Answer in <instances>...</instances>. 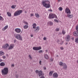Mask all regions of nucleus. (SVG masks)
Listing matches in <instances>:
<instances>
[{"mask_svg": "<svg viewBox=\"0 0 78 78\" xmlns=\"http://www.w3.org/2000/svg\"><path fill=\"white\" fill-rule=\"evenodd\" d=\"M35 16L36 17H37V18H39V17H40V16L39 15V14L37 13H35Z\"/></svg>", "mask_w": 78, "mask_h": 78, "instance_id": "obj_21", "label": "nucleus"}, {"mask_svg": "<svg viewBox=\"0 0 78 78\" xmlns=\"http://www.w3.org/2000/svg\"><path fill=\"white\" fill-rule=\"evenodd\" d=\"M53 71H50L49 73V75L50 76H52V75H53Z\"/></svg>", "mask_w": 78, "mask_h": 78, "instance_id": "obj_19", "label": "nucleus"}, {"mask_svg": "<svg viewBox=\"0 0 78 78\" xmlns=\"http://www.w3.org/2000/svg\"><path fill=\"white\" fill-rule=\"evenodd\" d=\"M58 56H58V55H57L56 56V57H58Z\"/></svg>", "mask_w": 78, "mask_h": 78, "instance_id": "obj_58", "label": "nucleus"}, {"mask_svg": "<svg viewBox=\"0 0 78 78\" xmlns=\"http://www.w3.org/2000/svg\"><path fill=\"white\" fill-rule=\"evenodd\" d=\"M62 34L63 35H64V34H66V31H65L64 30H62Z\"/></svg>", "mask_w": 78, "mask_h": 78, "instance_id": "obj_29", "label": "nucleus"}, {"mask_svg": "<svg viewBox=\"0 0 78 78\" xmlns=\"http://www.w3.org/2000/svg\"><path fill=\"white\" fill-rule=\"evenodd\" d=\"M2 58H3V59H5V58H6V56H2Z\"/></svg>", "mask_w": 78, "mask_h": 78, "instance_id": "obj_44", "label": "nucleus"}, {"mask_svg": "<svg viewBox=\"0 0 78 78\" xmlns=\"http://www.w3.org/2000/svg\"><path fill=\"white\" fill-rule=\"evenodd\" d=\"M54 21L55 22H56L57 23H58V22H59V21H58V20L56 19L54 20Z\"/></svg>", "mask_w": 78, "mask_h": 78, "instance_id": "obj_34", "label": "nucleus"}, {"mask_svg": "<svg viewBox=\"0 0 78 78\" xmlns=\"http://www.w3.org/2000/svg\"><path fill=\"white\" fill-rule=\"evenodd\" d=\"M57 42L58 44H60V45H62L64 43V41H62L61 39V41H59V40H58ZM61 42H62V43H61Z\"/></svg>", "mask_w": 78, "mask_h": 78, "instance_id": "obj_11", "label": "nucleus"}, {"mask_svg": "<svg viewBox=\"0 0 78 78\" xmlns=\"http://www.w3.org/2000/svg\"><path fill=\"white\" fill-rule=\"evenodd\" d=\"M14 44H11L8 48V50H11V49H12L13 48H14Z\"/></svg>", "mask_w": 78, "mask_h": 78, "instance_id": "obj_14", "label": "nucleus"}, {"mask_svg": "<svg viewBox=\"0 0 78 78\" xmlns=\"http://www.w3.org/2000/svg\"><path fill=\"white\" fill-rule=\"evenodd\" d=\"M12 67H14V65L12 64Z\"/></svg>", "mask_w": 78, "mask_h": 78, "instance_id": "obj_55", "label": "nucleus"}, {"mask_svg": "<svg viewBox=\"0 0 78 78\" xmlns=\"http://www.w3.org/2000/svg\"><path fill=\"white\" fill-rule=\"evenodd\" d=\"M50 60L51 61H53V58H51Z\"/></svg>", "mask_w": 78, "mask_h": 78, "instance_id": "obj_48", "label": "nucleus"}, {"mask_svg": "<svg viewBox=\"0 0 78 78\" xmlns=\"http://www.w3.org/2000/svg\"><path fill=\"white\" fill-rule=\"evenodd\" d=\"M58 2H59V1H58Z\"/></svg>", "mask_w": 78, "mask_h": 78, "instance_id": "obj_61", "label": "nucleus"}, {"mask_svg": "<svg viewBox=\"0 0 78 78\" xmlns=\"http://www.w3.org/2000/svg\"><path fill=\"white\" fill-rule=\"evenodd\" d=\"M2 75H7L8 73V68H5L2 70Z\"/></svg>", "mask_w": 78, "mask_h": 78, "instance_id": "obj_2", "label": "nucleus"}, {"mask_svg": "<svg viewBox=\"0 0 78 78\" xmlns=\"http://www.w3.org/2000/svg\"><path fill=\"white\" fill-rule=\"evenodd\" d=\"M65 12L67 13V14H71L70 12V10L69 9V8L67 7L65 9Z\"/></svg>", "mask_w": 78, "mask_h": 78, "instance_id": "obj_7", "label": "nucleus"}, {"mask_svg": "<svg viewBox=\"0 0 78 78\" xmlns=\"http://www.w3.org/2000/svg\"><path fill=\"white\" fill-rule=\"evenodd\" d=\"M8 25H7V26H5L4 27V28H5V29H7V28H8Z\"/></svg>", "mask_w": 78, "mask_h": 78, "instance_id": "obj_37", "label": "nucleus"}, {"mask_svg": "<svg viewBox=\"0 0 78 78\" xmlns=\"http://www.w3.org/2000/svg\"><path fill=\"white\" fill-rule=\"evenodd\" d=\"M4 55V52L2 51H0V56H2Z\"/></svg>", "mask_w": 78, "mask_h": 78, "instance_id": "obj_22", "label": "nucleus"}, {"mask_svg": "<svg viewBox=\"0 0 78 78\" xmlns=\"http://www.w3.org/2000/svg\"><path fill=\"white\" fill-rule=\"evenodd\" d=\"M40 78H45V77H44V76H41V77H40Z\"/></svg>", "mask_w": 78, "mask_h": 78, "instance_id": "obj_46", "label": "nucleus"}, {"mask_svg": "<svg viewBox=\"0 0 78 78\" xmlns=\"http://www.w3.org/2000/svg\"><path fill=\"white\" fill-rule=\"evenodd\" d=\"M48 18L49 19H54V18L58 19V17L55 14L51 13L49 15Z\"/></svg>", "mask_w": 78, "mask_h": 78, "instance_id": "obj_3", "label": "nucleus"}, {"mask_svg": "<svg viewBox=\"0 0 78 78\" xmlns=\"http://www.w3.org/2000/svg\"><path fill=\"white\" fill-rule=\"evenodd\" d=\"M9 47V45L8 44H5L2 47L3 48H5V49H7V48L8 47Z\"/></svg>", "mask_w": 78, "mask_h": 78, "instance_id": "obj_8", "label": "nucleus"}, {"mask_svg": "<svg viewBox=\"0 0 78 78\" xmlns=\"http://www.w3.org/2000/svg\"><path fill=\"white\" fill-rule=\"evenodd\" d=\"M7 14L8 15V16L9 17H11V13L7 12Z\"/></svg>", "mask_w": 78, "mask_h": 78, "instance_id": "obj_25", "label": "nucleus"}, {"mask_svg": "<svg viewBox=\"0 0 78 78\" xmlns=\"http://www.w3.org/2000/svg\"><path fill=\"white\" fill-rule=\"evenodd\" d=\"M44 56L45 59H48V56L47 54H45Z\"/></svg>", "mask_w": 78, "mask_h": 78, "instance_id": "obj_20", "label": "nucleus"}, {"mask_svg": "<svg viewBox=\"0 0 78 78\" xmlns=\"http://www.w3.org/2000/svg\"><path fill=\"white\" fill-rule=\"evenodd\" d=\"M59 65L61 66H63V65H64V63L61 62H59Z\"/></svg>", "mask_w": 78, "mask_h": 78, "instance_id": "obj_24", "label": "nucleus"}, {"mask_svg": "<svg viewBox=\"0 0 78 78\" xmlns=\"http://www.w3.org/2000/svg\"><path fill=\"white\" fill-rule=\"evenodd\" d=\"M38 76H42L43 75V73H42V71L41 70L40 71H39V72L38 73Z\"/></svg>", "mask_w": 78, "mask_h": 78, "instance_id": "obj_16", "label": "nucleus"}, {"mask_svg": "<svg viewBox=\"0 0 78 78\" xmlns=\"http://www.w3.org/2000/svg\"><path fill=\"white\" fill-rule=\"evenodd\" d=\"M23 28L25 29H27V28H28V26L27 25H25V26H24Z\"/></svg>", "mask_w": 78, "mask_h": 78, "instance_id": "obj_28", "label": "nucleus"}, {"mask_svg": "<svg viewBox=\"0 0 78 78\" xmlns=\"http://www.w3.org/2000/svg\"><path fill=\"white\" fill-rule=\"evenodd\" d=\"M19 76V75H16V78H18V77Z\"/></svg>", "mask_w": 78, "mask_h": 78, "instance_id": "obj_47", "label": "nucleus"}, {"mask_svg": "<svg viewBox=\"0 0 78 78\" xmlns=\"http://www.w3.org/2000/svg\"><path fill=\"white\" fill-rule=\"evenodd\" d=\"M24 23H25V24H26L27 25L28 24V23L26 22H24Z\"/></svg>", "mask_w": 78, "mask_h": 78, "instance_id": "obj_43", "label": "nucleus"}, {"mask_svg": "<svg viewBox=\"0 0 78 78\" xmlns=\"http://www.w3.org/2000/svg\"><path fill=\"white\" fill-rule=\"evenodd\" d=\"M67 16L68 17H69V18H70V19H71V18H72V17H73V15L72 14L70 15L68 14L67 15Z\"/></svg>", "mask_w": 78, "mask_h": 78, "instance_id": "obj_18", "label": "nucleus"}, {"mask_svg": "<svg viewBox=\"0 0 78 78\" xmlns=\"http://www.w3.org/2000/svg\"><path fill=\"white\" fill-rule=\"evenodd\" d=\"M2 61V60L0 58V62H1Z\"/></svg>", "mask_w": 78, "mask_h": 78, "instance_id": "obj_54", "label": "nucleus"}, {"mask_svg": "<svg viewBox=\"0 0 78 78\" xmlns=\"http://www.w3.org/2000/svg\"><path fill=\"white\" fill-rule=\"evenodd\" d=\"M48 24L50 26H52L53 25V22H51V21H49L48 23Z\"/></svg>", "mask_w": 78, "mask_h": 78, "instance_id": "obj_17", "label": "nucleus"}, {"mask_svg": "<svg viewBox=\"0 0 78 78\" xmlns=\"http://www.w3.org/2000/svg\"><path fill=\"white\" fill-rule=\"evenodd\" d=\"M45 51H46V52H47V51H48V50H45Z\"/></svg>", "mask_w": 78, "mask_h": 78, "instance_id": "obj_57", "label": "nucleus"}, {"mask_svg": "<svg viewBox=\"0 0 78 78\" xmlns=\"http://www.w3.org/2000/svg\"><path fill=\"white\" fill-rule=\"evenodd\" d=\"M0 20H4V19H3V18L2 17V16H0Z\"/></svg>", "mask_w": 78, "mask_h": 78, "instance_id": "obj_30", "label": "nucleus"}, {"mask_svg": "<svg viewBox=\"0 0 78 78\" xmlns=\"http://www.w3.org/2000/svg\"><path fill=\"white\" fill-rule=\"evenodd\" d=\"M22 12V10H19L17 11L14 13V16H19Z\"/></svg>", "mask_w": 78, "mask_h": 78, "instance_id": "obj_4", "label": "nucleus"}, {"mask_svg": "<svg viewBox=\"0 0 78 78\" xmlns=\"http://www.w3.org/2000/svg\"><path fill=\"white\" fill-rule=\"evenodd\" d=\"M15 8H16V7H15L14 5L11 6V8H12V9H14Z\"/></svg>", "mask_w": 78, "mask_h": 78, "instance_id": "obj_35", "label": "nucleus"}, {"mask_svg": "<svg viewBox=\"0 0 78 78\" xmlns=\"http://www.w3.org/2000/svg\"><path fill=\"white\" fill-rule=\"evenodd\" d=\"M70 40V36L69 35H68L66 37V42H69Z\"/></svg>", "mask_w": 78, "mask_h": 78, "instance_id": "obj_10", "label": "nucleus"}, {"mask_svg": "<svg viewBox=\"0 0 78 78\" xmlns=\"http://www.w3.org/2000/svg\"><path fill=\"white\" fill-rule=\"evenodd\" d=\"M61 50H62L64 49V48H63V47H61L60 48Z\"/></svg>", "mask_w": 78, "mask_h": 78, "instance_id": "obj_45", "label": "nucleus"}, {"mask_svg": "<svg viewBox=\"0 0 78 78\" xmlns=\"http://www.w3.org/2000/svg\"><path fill=\"white\" fill-rule=\"evenodd\" d=\"M29 57L30 59H32V57H31V55H29Z\"/></svg>", "mask_w": 78, "mask_h": 78, "instance_id": "obj_38", "label": "nucleus"}, {"mask_svg": "<svg viewBox=\"0 0 78 78\" xmlns=\"http://www.w3.org/2000/svg\"><path fill=\"white\" fill-rule=\"evenodd\" d=\"M73 35L76 37H78V31H75L73 32Z\"/></svg>", "mask_w": 78, "mask_h": 78, "instance_id": "obj_12", "label": "nucleus"}, {"mask_svg": "<svg viewBox=\"0 0 78 78\" xmlns=\"http://www.w3.org/2000/svg\"><path fill=\"white\" fill-rule=\"evenodd\" d=\"M16 41H17V40H14V43H16Z\"/></svg>", "mask_w": 78, "mask_h": 78, "instance_id": "obj_52", "label": "nucleus"}, {"mask_svg": "<svg viewBox=\"0 0 78 78\" xmlns=\"http://www.w3.org/2000/svg\"><path fill=\"white\" fill-rule=\"evenodd\" d=\"M35 28L36 30H35V31H36V30H37V31H39V26H37V27Z\"/></svg>", "mask_w": 78, "mask_h": 78, "instance_id": "obj_27", "label": "nucleus"}, {"mask_svg": "<svg viewBox=\"0 0 78 78\" xmlns=\"http://www.w3.org/2000/svg\"><path fill=\"white\" fill-rule=\"evenodd\" d=\"M60 42H61V43H62V42H61V40H60Z\"/></svg>", "mask_w": 78, "mask_h": 78, "instance_id": "obj_60", "label": "nucleus"}, {"mask_svg": "<svg viewBox=\"0 0 78 78\" xmlns=\"http://www.w3.org/2000/svg\"><path fill=\"white\" fill-rule=\"evenodd\" d=\"M38 52L39 53H41H41H42V50H41L40 51H38Z\"/></svg>", "mask_w": 78, "mask_h": 78, "instance_id": "obj_42", "label": "nucleus"}, {"mask_svg": "<svg viewBox=\"0 0 78 78\" xmlns=\"http://www.w3.org/2000/svg\"><path fill=\"white\" fill-rule=\"evenodd\" d=\"M15 31L17 33H20L21 32V30L20 28H17L15 30Z\"/></svg>", "mask_w": 78, "mask_h": 78, "instance_id": "obj_13", "label": "nucleus"}, {"mask_svg": "<svg viewBox=\"0 0 78 78\" xmlns=\"http://www.w3.org/2000/svg\"><path fill=\"white\" fill-rule=\"evenodd\" d=\"M52 76L53 78H57L58 77V74L56 73H55L53 74Z\"/></svg>", "mask_w": 78, "mask_h": 78, "instance_id": "obj_9", "label": "nucleus"}, {"mask_svg": "<svg viewBox=\"0 0 78 78\" xmlns=\"http://www.w3.org/2000/svg\"><path fill=\"white\" fill-rule=\"evenodd\" d=\"M34 16V15L33 13H31L30 14V17H33Z\"/></svg>", "mask_w": 78, "mask_h": 78, "instance_id": "obj_39", "label": "nucleus"}, {"mask_svg": "<svg viewBox=\"0 0 78 78\" xmlns=\"http://www.w3.org/2000/svg\"><path fill=\"white\" fill-rule=\"evenodd\" d=\"M49 11H51V12H52L53 11L52 10H51V9H50L49 10Z\"/></svg>", "mask_w": 78, "mask_h": 78, "instance_id": "obj_51", "label": "nucleus"}, {"mask_svg": "<svg viewBox=\"0 0 78 78\" xmlns=\"http://www.w3.org/2000/svg\"><path fill=\"white\" fill-rule=\"evenodd\" d=\"M75 42H76V43H78V37L76 38Z\"/></svg>", "mask_w": 78, "mask_h": 78, "instance_id": "obj_32", "label": "nucleus"}, {"mask_svg": "<svg viewBox=\"0 0 78 78\" xmlns=\"http://www.w3.org/2000/svg\"><path fill=\"white\" fill-rule=\"evenodd\" d=\"M32 26H33V28H36V24L35 23H34L33 24Z\"/></svg>", "mask_w": 78, "mask_h": 78, "instance_id": "obj_23", "label": "nucleus"}, {"mask_svg": "<svg viewBox=\"0 0 78 78\" xmlns=\"http://www.w3.org/2000/svg\"><path fill=\"white\" fill-rule=\"evenodd\" d=\"M5 65V64L4 62H2L0 64V66H4Z\"/></svg>", "mask_w": 78, "mask_h": 78, "instance_id": "obj_26", "label": "nucleus"}, {"mask_svg": "<svg viewBox=\"0 0 78 78\" xmlns=\"http://www.w3.org/2000/svg\"><path fill=\"white\" fill-rule=\"evenodd\" d=\"M77 62L78 63V60L77 61Z\"/></svg>", "mask_w": 78, "mask_h": 78, "instance_id": "obj_59", "label": "nucleus"}, {"mask_svg": "<svg viewBox=\"0 0 78 78\" xmlns=\"http://www.w3.org/2000/svg\"><path fill=\"white\" fill-rule=\"evenodd\" d=\"M48 2H49L48 1H43L41 2L43 6L46 8H50V4L48 3Z\"/></svg>", "mask_w": 78, "mask_h": 78, "instance_id": "obj_1", "label": "nucleus"}, {"mask_svg": "<svg viewBox=\"0 0 78 78\" xmlns=\"http://www.w3.org/2000/svg\"><path fill=\"white\" fill-rule=\"evenodd\" d=\"M58 10L59 11H62V7H60L58 8Z\"/></svg>", "mask_w": 78, "mask_h": 78, "instance_id": "obj_31", "label": "nucleus"}, {"mask_svg": "<svg viewBox=\"0 0 78 78\" xmlns=\"http://www.w3.org/2000/svg\"><path fill=\"white\" fill-rule=\"evenodd\" d=\"M63 69H64L65 70L67 69V65L65 63H64V64L63 65Z\"/></svg>", "mask_w": 78, "mask_h": 78, "instance_id": "obj_15", "label": "nucleus"}, {"mask_svg": "<svg viewBox=\"0 0 78 78\" xmlns=\"http://www.w3.org/2000/svg\"><path fill=\"white\" fill-rule=\"evenodd\" d=\"M47 39V37H44L43 38V40H44V41H45Z\"/></svg>", "mask_w": 78, "mask_h": 78, "instance_id": "obj_40", "label": "nucleus"}, {"mask_svg": "<svg viewBox=\"0 0 78 78\" xmlns=\"http://www.w3.org/2000/svg\"><path fill=\"white\" fill-rule=\"evenodd\" d=\"M15 38L18 39V40L22 41V36L19 34H16L15 35Z\"/></svg>", "mask_w": 78, "mask_h": 78, "instance_id": "obj_5", "label": "nucleus"}, {"mask_svg": "<svg viewBox=\"0 0 78 78\" xmlns=\"http://www.w3.org/2000/svg\"><path fill=\"white\" fill-rule=\"evenodd\" d=\"M43 68L44 70H46L47 69V68L45 67H44Z\"/></svg>", "mask_w": 78, "mask_h": 78, "instance_id": "obj_50", "label": "nucleus"}, {"mask_svg": "<svg viewBox=\"0 0 78 78\" xmlns=\"http://www.w3.org/2000/svg\"><path fill=\"white\" fill-rule=\"evenodd\" d=\"M41 49H42V48H41V46L34 47L33 48V49L34 50H35L36 51L39 50H41Z\"/></svg>", "mask_w": 78, "mask_h": 78, "instance_id": "obj_6", "label": "nucleus"}, {"mask_svg": "<svg viewBox=\"0 0 78 78\" xmlns=\"http://www.w3.org/2000/svg\"><path fill=\"white\" fill-rule=\"evenodd\" d=\"M67 44H68V43H66V44H65L66 45H67Z\"/></svg>", "mask_w": 78, "mask_h": 78, "instance_id": "obj_56", "label": "nucleus"}, {"mask_svg": "<svg viewBox=\"0 0 78 78\" xmlns=\"http://www.w3.org/2000/svg\"><path fill=\"white\" fill-rule=\"evenodd\" d=\"M6 29L5 28V27H4V28H3V29H2V30H3V31H5V30H6Z\"/></svg>", "mask_w": 78, "mask_h": 78, "instance_id": "obj_41", "label": "nucleus"}, {"mask_svg": "<svg viewBox=\"0 0 78 78\" xmlns=\"http://www.w3.org/2000/svg\"><path fill=\"white\" fill-rule=\"evenodd\" d=\"M41 62H42V61H40L39 62V63L40 65H41Z\"/></svg>", "mask_w": 78, "mask_h": 78, "instance_id": "obj_49", "label": "nucleus"}, {"mask_svg": "<svg viewBox=\"0 0 78 78\" xmlns=\"http://www.w3.org/2000/svg\"><path fill=\"white\" fill-rule=\"evenodd\" d=\"M59 28H57L55 29V31H59Z\"/></svg>", "mask_w": 78, "mask_h": 78, "instance_id": "obj_33", "label": "nucleus"}, {"mask_svg": "<svg viewBox=\"0 0 78 78\" xmlns=\"http://www.w3.org/2000/svg\"><path fill=\"white\" fill-rule=\"evenodd\" d=\"M35 72L36 73H39V70H36L35 71Z\"/></svg>", "mask_w": 78, "mask_h": 78, "instance_id": "obj_36", "label": "nucleus"}, {"mask_svg": "<svg viewBox=\"0 0 78 78\" xmlns=\"http://www.w3.org/2000/svg\"><path fill=\"white\" fill-rule=\"evenodd\" d=\"M31 37H33V34H31L30 35Z\"/></svg>", "mask_w": 78, "mask_h": 78, "instance_id": "obj_53", "label": "nucleus"}]
</instances>
